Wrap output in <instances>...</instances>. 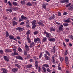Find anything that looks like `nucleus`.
<instances>
[{
  "label": "nucleus",
  "instance_id": "obj_45",
  "mask_svg": "<svg viewBox=\"0 0 73 73\" xmlns=\"http://www.w3.org/2000/svg\"><path fill=\"white\" fill-rule=\"evenodd\" d=\"M13 49L14 51V52H15V53H16V48H13Z\"/></svg>",
  "mask_w": 73,
  "mask_h": 73
},
{
  "label": "nucleus",
  "instance_id": "obj_63",
  "mask_svg": "<svg viewBox=\"0 0 73 73\" xmlns=\"http://www.w3.org/2000/svg\"><path fill=\"white\" fill-rule=\"evenodd\" d=\"M68 45L70 46H72V44L71 43H69Z\"/></svg>",
  "mask_w": 73,
  "mask_h": 73
},
{
  "label": "nucleus",
  "instance_id": "obj_1",
  "mask_svg": "<svg viewBox=\"0 0 73 73\" xmlns=\"http://www.w3.org/2000/svg\"><path fill=\"white\" fill-rule=\"evenodd\" d=\"M45 52L46 54H44V57L45 59L46 60H50V57L48 56H50V54L49 53V52L48 51L46 50L45 51ZM48 55V56H47Z\"/></svg>",
  "mask_w": 73,
  "mask_h": 73
},
{
  "label": "nucleus",
  "instance_id": "obj_47",
  "mask_svg": "<svg viewBox=\"0 0 73 73\" xmlns=\"http://www.w3.org/2000/svg\"><path fill=\"white\" fill-rule=\"evenodd\" d=\"M41 70V68H40V67H39L38 68V72H40V71Z\"/></svg>",
  "mask_w": 73,
  "mask_h": 73
},
{
  "label": "nucleus",
  "instance_id": "obj_38",
  "mask_svg": "<svg viewBox=\"0 0 73 73\" xmlns=\"http://www.w3.org/2000/svg\"><path fill=\"white\" fill-rule=\"evenodd\" d=\"M36 27V25H33L32 27V29H35Z\"/></svg>",
  "mask_w": 73,
  "mask_h": 73
},
{
  "label": "nucleus",
  "instance_id": "obj_64",
  "mask_svg": "<svg viewBox=\"0 0 73 73\" xmlns=\"http://www.w3.org/2000/svg\"><path fill=\"white\" fill-rule=\"evenodd\" d=\"M47 71H48V72H50V70L49 68H48Z\"/></svg>",
  "mask_w": 73,
  "mask_h": 73
},
{
  "label": "nucleus",
  "instance_id": "obj_34",
  "mask_svg": "<svg viewBox=\"0 0 73 73\" xmlns=\"http://www.w3.org/2000/svg\"><path fill=\"white\" fill-rule=\"evenodd\" d=\"M6 37H8V36H9V33H8V32L7 31H6Z\"/></svg>",
  "mask_w": 73,
  "mask_h": 73
},
{
  "label": "nucleus",
  "instance_id": "obj_2",
  "mask_svg": "<svg viewBox=\"0 0 73 73\" xmlns=\"http://www.w3.org/2000/svg\"><path fill=\"white\" fill-rule=\"evenodd\" d=\"M9 38H10V39H11V40H15V41H16L17 42V41H18L16 39V38H14V36H12V35H9Z\"/></svg>",
  "mask_w": 73,
  "mask_h": 73
},
{
  "label": "nucleus",
  "instance_id": "obj_51",
  "mask_svg": "<svg viewBox=\"0 0 73 73\" xmlns=\"http://www.w3.org/2000/svg\"><path fill=\"white\" fill-rule=\"evenodd\" d=\"M65 40L66 41V42H68L69 41V39H65Z\"/></svg>",
  "mask_w": 73,
  "mask_h": 73
},
{
  "label": "nucleus",
  "instance_id": "obj_40",
  "mask_svg": "<svg viewBox=\"0 0 73 73\" xmlns=\"http://www.w3.org/2000/svg\"><path fill=\"white\" fill-rule=\"evenodd\" d=\"M34 34L35 35H37V34H38V31H35L34 32Z\"/></svg>",
  "mask_w": 73,
  "mask_h": 73
},
{
  "label": "nucleus",
  "instance_id": "obj_36",
  "mask_svg": "<svg viewBox=\"0 0 73 73\" xmlns=\"http://www.w3.org/2000/svg\"><path fill=\"white\" fill-rule=\"evenodd\" d=\"M43 66H45L46 68H49V65H48V64H44L43 65Z\"/></svg>",
  "mask_w": 73,
  "mask_h": 73
},
{
  "label": "nucleus",
  "instance_id": "obj_14",
  "mask_svg": "<svg viewBox=\"0 0 73 73\" xmlns=\"http://www.w3.org/2000/svg\"><path fill=\"white\" fill-rule=\"evenodd\" d=\"M65 23H70V18H69L67 19L65 21Z\"/></svg>",
  "mask_w": 73,
  "mask_h": 73
},
{
  "label": "nucleus",
  "instance_id": "obj_10",
  "mask_svg": "<svg viewBox=\"0 0 73 73\" xmlns=\"http://www.w3.org/2000/svg\"><path fill=\"white\" fill-rule=\"evenodd\" d=\"M63 1H62L61 2V3H68V1H69V0H63Z\"/></svg>",
  "mask_w": 73,
  "mask_h": 73
},
{
  "label": "nucleus",
  "instance_id": "obj_12",
  "mask_svg": "<svg viewBox=\"0 0 73 73\" xmlns=\"http://www.w3.org/2000/svg\"><path fill=\"white\" fill-rule=\"evenodd\" d=\"M12 52V51L7 49H6L5 51V52H6V53H8V52L9 53L10 52Z\"/></svg>",
  "mask_w": 73,
  "mask_h": 73
},
{
  "label": "nucleus",
  "instance_id": "obj_50",
  "mask_svg": "<svg viewBox=\"0 0 73 73\" xmlns=\"http://www.w3.org/2000/svg\"><path fill=\"white\" fill-rule=\"evenodd\" d=\"M3 19H5V20H7V19H8V17H5V16H3Z\"/></svg>",
  "mask_w": 73,
  "mask_h": 73
},
{
  "label": "nucleus",
  "instance_id": "obj_25",
  "mask_svg": "<svg viewBox=\"0 0 73 73\" xmlns=\"http://www.w3.org/2000/svg\"><path fill=\"white\" fill-rule=\"evenodd\" d=\"M18 50L19 52H21L22 51V49H21V48L20 47H19L18 48Z\"/></svg>",
  "mask_w": 73,
  "mask_h": 73
},
{
  "label": "nucleus",
  "instance_id": "obj_31",
  "mask_svg": "<svg viewBox=\"0 0 73 73\" xmlns=\"http://www.w3.org/2000/svg\"><path fill=\"white\" fill-rule=\"evenodd\" d=\"M7 11H9L10 13L12 12V10L11 9H7L6 10Z\"/></svg>",
  "mask_w": 73,
  "mask_h": 73
},
{
  "label": "nucleus",
  "instance_id": "obj_60",
  "mask_svg": "<svg viewBox=\"0 0 73 73\" xmlns=\"http://www.w3.org/2000/svg\"><path fill=\"white\" fill-rule=\"evenodd\" d=\"M42 54H40L39 55V58H41V57H42Z\"/></svg>",
  "mask_w": 73,
  "mask_h": 73
},
{
  "label": "nucleus",
  "instance_id": "obj_46",
  "mask_svg": "<svg viewBox=\"0 0 73 73\" xmlns=\"http://www.w3.org/2000/svg\"><path fill=\"white\" fill-rule=\"evenodd\" d=\"M8 3H9V6H10V7H12V4H11V3L10 2V1H9L8 2Z\"/></svg>",
  "mask_w": 73,
  "mask_h": 73
},
{
  "label": "nucleus",
  "instance_id": "obj_9",
  "mask_svg": "<svg viewBox=\"0 0 73 73\" xmlns=\"http://www.w3.org/2000/svg\"><path fill=\"white\" fill-rule=\"evenodd\" d=\"M16 58L19 60H23V57L20 56H16Z\"/></svg>",
  "mask_w": 73,
  "mask_h": 73
},
{
  "label": "nucleus",
  "instance_id": "obj_43",
  "mask_svg": "<svg viewBox=\"0 0 73 73\" xmlns=\"http://www.w3.org/2000/svg\"><path fill=\"white\" fill-rule=\"evenodd\" d=\"M37 57V56H34L33 57V58L35 60H37V59H38V57Z\"/></svg>",
  "mask_w": 73,
  "mask_h": 73
},
{
  "label": "nucleus",
  "instance_id": "obj_37",
  "mask_svg": "<svg viewBox=\"0 0 73 73\" xmlns=\"http://www.w3.org/2000/svg\"><path fill=\"white\" fill-rule=\"evenodd\" d=\"M32 65L31 64H29L27 66V68H31L32 67Z\"/></svg>",
  "mask_w": 73,
  "mask_h": 73
},
{
  "label": "nucleus",
  "instance_id": "obj_57",
  "mask_svg": "<svg viewBox=\"0 0 73 73\" xmlns=\"http://www.w3.org/2000/svg\"><path fill=\"white\" fill-rule=\"evenodd\" d=\"M3 51L2 50H1L0 51V53L1 54H3Z\"/></svg>",
  "mask_w": 73,
  "mask_h": 73
},
{
  "label": "nucleus",
  "instance_id": "obj_29",
  "mask_svg": "<svg viewBox=\"0 0 73 73\" xmlns=\"http://www.w3.org/2000/svg\"><path fill=\"white\" fill-rule=\"evenodd\" d=\"M30 33H31V31L28 30L26 33V35H29Z\"/></svg>",
  "mask_w": 73,
  "mask_h": 73
},
{
  "label": "nucleus",
  "instance_id": "obj_56",
  "mask_svg": "<svg viewBox=\"0 0 73 73\" xmlns=\"http://www.w3.org/2000/svg\"><path fill=\"white\" fill-rule=\"evenodd\" d=\"M70 9H73V6H71L70 7Z\"/></svg>",
  "mask_w": 73,
  "mask_h": 73
},
{
  "label": "nucleus",
  "instance_id": "obj_22",
  "mask_svg": "<svg viewBox=\"0 0 73 73\" xmlns=\"http://www.w3.org/2000/svg\"><path fill=\"white\" fill-rule=\"evenodd\" d=\"M52 63L53 64L55 63V60H54V56L52 57Z\"/></svg>",
  "mask_w": 73,
  "mask_h": 73
},
{
  "label": "nucleus",
  "instance_id": "obj_53",
  "mask_svg": "<svg viewBox=\"0 0 73 73\" xmlns=\"http://www.w3.org/2000/svg\"><path fill=\"white\" fill-rule=\"evenodd\" d=\"M68 14V13L66 12H65L63 14V15H67Z\"/></svg>",
  "mask_w": 73,
  "mask_h": 73
},
{
  "label": "nucleus",
  "instance_id": "obj_28",
  "mask_svg": "<svg viewBox=\"0 0 73 73\" xmlns=\"http://www.w3.org/2000/svg\"><path fill=\"white\" fill-rule=\"evenodd\" d=\"M42 40V41H43V42H45V41H46V38L44 37L43 38Z\"/></svg>",
  "mask_w": 73,
  "mask_h": 73
},
{
  "label": "nucleus",
  "instance_id": "obj_58",
  "mask_svg": "<svg viewBox=\"0 0 73 73\" xmlns=\"http://www.w3.org/2000/svg\"><path fill=\"white\" fill-rule=\"evenodd\" d=\"M23 24H24V22H22L20 24V25H23Z\"/></svg>",
  "mask_w": 73,
  "mask_h": 73
},
{
  "label": "nucleus",
  "instance_id": "obj_18",
  "mask_svg": "<svg viewBox=\"0 0 73 73\" xmlns=\"http://www.w3.org/2000/svg\"><path fill=\"white\" fill-rule=\"evenodd\" d=\"M26 5L27 6H32V3H31L30 2H28L26 4Z\"/></svg>",
  "mask_w": 73,
  "mask_h": 73
},
{
  "label": "nucleus",
  "instance_id": "obj_4",
  "mask_svg": "<svg viewBox=\"0 0 73 73\" xmlns=\"http://www.w3.org/2000/svg\"><path fill=\"white\" fill-rule=\"evenodd\" d=\"M40 39L39 38H36L34 39V41L35 42V44L36 43L37 41H40Z\"/></svg>",
  "mask_w": 73,
  "mask_h": 73
},
{
  "label": "nucleus",
  "instance_id": "obj_32",
  "mask_svg": "<svg viewBox=\"0 0 73 73\" xmlns=\"http://www.w3.org/2000/svg\"><path fill=\"white\" fill-rule=\"evenodd\" d=\"M50 30L51 31H55L56 30L55 29L53 28H51Z\"/></svg>",
  "mask_w": 73,
  "mask_h": 73
},
{
  "label": "nucleus",
  "instance_id": "obj_26",
  "mask_svg": "<svg viewBox=\"0 0 73 73\" xmlns=\"http://www.w3.org/2000/svg\"><path fill=\"white\" fill-rule=\"evenodd\" d=\"M22 5H25V1H21L20 3Z\"/></svg>",
  "mask_w": 73,
  "mask_h": 73
},
{
  "label": "nucleus",
  "instance_id": "obj_16",
  "mask_svg": "<svg viewBox=\"0 0 73 73\" xmlns=\"http://www.w3.org/2000/svg\"><path fill=\"white\" fill-rule=\"evenodd\" d=\"M11 56H14V55H19V54L17 52H14V53H12L11 54Z\"/></svg>",
  "mask_w": 73,
  "mask_h": 73
},
{
  "label": "nucleus",
  "instance_id": "obj_61",
  "mask_svg": "<svg viewBox=\"0 0 73 73\" xmlns=\"http://www.w3.org/2000/svg\"><path fill=\"white\" fill-rule=\"evenodd\" d=\"M28 43H30L31 42V39L28 40Z\"/></svg>",
  "mask_w": 73,
  "mask_h": 73
},
{
  "label": "nucleus",
  "instance_id": "obj_35",
  "mask_svg": "<svg viewBox=\"0 0 73 73\" xmlns=\"http://www.w3.org/2000/svg\"><path fill=\"white\" fill-rule=\"evenodd\" d=\"M63 25H64V27H68V25H69V24L68 23H64L63 24Z\"/></svg>",
  "mask_w": 73,
  "mask_h": 73
},
{
  "label": "nucleus",
  "instance_id": "obj_5",
  "mask_svg": "<svg viewBox=\"0 0 73 73\" xmlns=\"http://www.w3.org/2000/svg\"><path fill=\"white\" fill-rule=\"evenodd\" d=\"M3 58L6 61H9V57H8V56H3Z\"/></svg>",
  "mask_w": 73,
  "mask_h": 73
},
{
  "label": "nucleus",
  "instance_id": "obj_11",
  "mask_svg": "<svg viewBox=\"0 0 73 73\" xmlns=\"http://www.w3.org/2000/svg\"><path fill=\"white\" fill-rule=\"evenodd\" d=\"M54 17H55V15H52L51 17H50L49 18V20H51L52 19H53Z\"/></svg>",
  "mask_w": 73,
  "mask_h": 73
},
{
  "label": "nucleus",
  "instance_id": "obj_52",
  "mask_svg": "<svg viewBox=\"0 0 73 73\" xmlns=\"http://www.w3.org/2000/svg\"><path fill=\"white\" fill-rule=\"evenodd\" d=\"M61 13L60 12L58 13V16H61Z\"/></svg>",
  "mask_w": 73,
  "mask_h": 73
},
{
  "label": "nucleus",
  "instance_id": "obj_48",
  "mask_svg": "<svg viewBox=\"0 0 73 73\" xmlns=\"http://www.w3.org/2000/svg\"><path fill=\"white\" fill-rule=\"evenodd\" d=\"M56 49V48H55V46H54L53 48V50H54L53 52L54 53H55V49Z\"/></svg>",
  "mask_w": 73,
  "mask_h": 73
},
{
  "label": "nucleus",
  "instance_id": "obj_13",
  "mask_svg": "<svg viewBox=\"0 0 73 73\" xmlns=\"http://www.w3.org/2000/svg\"><path fill=\"white\" fill-rule=\"evenodd\" d=\"M35 66L36 67V69H37V68H38V62H37V61H36L35 62Z\"/></svg>",
  "mask_w": 73,
  "mask_h": 73
},
{
  "label": "nucleus",
  "instance_id": "obj_33",
  "mask_svg": "<svg viewBox=\"0 0 73 73\" xmlns=\"http://www.w3.org/2000/svg\"><path fill=\"white\" fill-rule=\"evenodd\" d=\"M70 5H71V3H69L66 5V7L67 8V7H69V6H70Z\"/></svg>",
  "mask_w": 73,
  "mask_h": 73
},
{
  "label": "nucleus",
  "instance_id": "obj_59",
  "mask_svg": "<svg viewBox=\"0 0 73 73\" xmlns=\"http://www.w3.org/2000/svg\"><path fill=\"white\" fill-rule=\"evenodd\" d=\"M25 49L27 50V51H28L29 50V48H26Z\"/></svg>",
  "mask_w": 73,
  "mask_h": 73
},
{
  "label": "nucleus",
  "instance_id": "obj_39",
  "mask_svg": "<svg viewBox=\"0 0 73 73\" xmlns=\"http://www.w3.org/2000/svg\"><path fill=\"white\" fill-rule=\"evenodd\" d=\"M15 66H17L18 68H20V66L17 64H15Z\"/></svg>",
  "mask_w": 73,
  "mask_h": 73
},
{
  "label": "nucleus",
  "instance_id": "obj_49",
  "mask_svg": "<svg viewBox=\"0 0 73 73\" xmlns=\"http://www.w3.org/2000/svg\"><path fill=\"white\" fill-rule=\"evenodd\" d=\"M24 52L25 55H26V54H27V51H26V50H25L24 51Z\"/></svg>",
  "mask_w": 73,
  "mask_h": 73
},
{
  "label": "nucleus",
  "instance_id": "obj_44",
  "mask_svg": "<svg viewBox=\"0 0 73 73\" xmlns=\"http://www.w3.org/2000/svg\"><path fill=\"white\" fill-rule=\"evenodd\" d=\"M60 60L61 61H63V60H64V58L62 57H60Z\"/></svg>",
  "mask_w": 73,
  "mask_h": 73
},
{
  "label": "nucleus",
  "instance_id": "obj_17",
  "mask_svg": "<svg viewBox=\"0 0 73 73\" xmlns=\"http://www.w3.org/2000/svg\"><path fill=\"white\" fill-rule=\"evenodd\" d=\"M18 70V69L17 68H13L12 70L13 72H17Z\"/></svg>",
  "mask_w": 73,
  "mask_h": 73
},
{
  "label": "nucleus",
  "instance_id": "obj_21",
  "mask_svg": "<svg viewBox=\"0 0 73 73\" xmlns=\"http://www.w3.org/2000/svg\"><path fill=\"white\" fill-rule=\"evenodd\" d=\"M60 64L59 63L58 66V70H61V67L60 66Z\"/></svg>",
  "mask_w": 73,
  "mask_h": 73
},
{
  "label": "nucleus",
  "instance_id": "obj_27",
  "mask_svg": "<svg viewBox=\"0 0 73 73\" xmlns=\"http://www.w3.org/2000/svg\"><path fill=\"white\" fill-rule=\"evenodd\" d=\"M50 41H55V38H52L49 40Z\"/></svg>",
  "mask_w": 73,
  "mask_h": 73
},
{
  "label": "nucleus",
  "instance_id": "obj_15",
  "mask_svg": "<svg viewBox=\"0 0 73 73\" xmlns=\"http://www.w3.org/2000/svg\"><path fill=\"white\" fill-rule=\"evenodd\" d=\"M38 24L40 25H41V26H43L44 25V24L42 23L41 22H38Z\"/></svg>",
  "mask_w": 73,
  "mask_h": 73
},
{
  "label": "nucleus",
  "instance_id": "obj_7",
  "mask_svg": "<svg viewBox=\"0 0 73 73\" xmlns=\"http://www.w3.org/2000/svg\"><path fill=\"white\" fill-rule=\"evenodd\" d=\"M63 28V25H61L59 27V31H62L63 30V28Z\"/></svg>",
  "mask_w": 73,
  "mask_h": 73
},
{
  "label": "nucleus",
  "instance_id": "obj_23",
  "mask_svg": "<svg viewBox=\"0 0 73 73\" xmlns=\"http://www.w3.org/2000/svg\"><path fill=\"white\" fill-rule=\"evenodd\" d=\"M13 5H14V6H16L17 4V3L16 2L14 1L13 2Z\"/></svg>",
  "mask_w": 73,
  "mask_h": 73
},
{
  "label": "nucleus",
  "instance_id": "obj_6",
  "mask_svg": "<svg viewBox=\"0 0 73 73\" xmlns=\"http://www.w3.org/2000/svg\"><path fill=\"white\" fill-rule=\"evenodd\" d=\"M25 17H24V15H22L21 16V18L19 20V21H22L23 20V19H25Z\"/></svg>",
  "mask_w": 73,
  "mask_h": 73
},
{
  "label": "nucleus",
  "instance_id": "obj_24",
  "mask_svg": "<svg viewBox=\"0 0 73 73\" xmlns=\"http://www.w3.org/2000/svg\"><path fill=\"white\" fill-rule=\"evenodd\" d=\"M13 25H17V22L15 21H13Z\"/></svg>",
  "mask_w": 73,
  "mask_h": 73
},
{
  "label": "nucleus",
  "instance_id": "obj_62",
  "mask_svg": "<svg viewBox=\"0 0 73 73\" xmlns=\"http://www.w3.org/2000/svg\"><path fill=\"white\" fill-rule=\"evenodd\" d=\"M17 38L18 40H20V37L19 36H17Z\"/></svg>",
  "mask_w": 73,
  "mask_h": 73
},
{
  "label": "nucleus",
  "instance_id": "obj_19",
  "mask_svg": "<svg viewBox=\"0 0 73 73\" xmlns=\"http://www.w3.org/2000/svg\"><path fill=\"white\" fill-rule=\"evenodd\" d=\"M36 20H34L33 21L32 23L33 25H35V24H36Z\"/></svg>",
  "mask_w": 73,
  "mask_h": 73
},
{
  "label": "nucleus",
  "instance_id": "obj_55",
  "mask_svg": "<svg viewBox=\"0 0 73 73\" xmlns=\"http://www.w3.org/2000/svg\"><path fill=\"white\" fill-rule=\"evenodd\" d=\"M30 23L28 21H26V24H29Z\"/></svg>",
  "mask_w": 73,
  "mask_h": 73
},
{
  "label": "nucleus",
  "instance_id": "obj_3",
  "mask_svg": "<svg viewBox=\"0 0 73 73\" xmlns=\"http://www.w3.org/2000/svg\"><path fill=\"white\" fill-rule=\"evenodd\" d=\"M16 30H17L18 31H19V32H22V31H23L24 30V28H23L21 27H17L16 29Z\"/></svg>",
  "mask_w": 73,
  "mask_h": 73
},
{
  "label": "nucleus",
  "instance_id": "obj_8",
  "mask_svg": "<svg viewBox=\"0 0 73 73\" xmlns=\"http://www.w3.org/2000/svg\"><path fill=\"white\" fill-rule=\"evenodd\" d=\"M44 34H46V37H49V36H50V35H49V33L46 31H45L44 32Z\"/></svg>",
  "mask_w": 73,
  "mask_h": 73
},
{
  "label": "nucleus",
  "instance_id": "obj_20",
  "mask_svg": "<svg viewBox=\"0 0 73 73\" xmlns=\"http://www.w3.org/2000/svg\"><path fill=\"white\" fill-rule=\"evenodd\" d=\"M42 7V8H43L44 9H46V6L45 4L43 5Z\"/></svg>",
  "mask_w": 73,
  "mask_h": 73
},
{
  "label": "nucleus",
  "instance_id": "obj_54",
  "mask_svg": "<svg viewBox=\"0 0 73 73\" xmlns=\"http://www.w3.org/2000/svg\"><path fill=\"white\" fill-rule=\"evenodd\" d=\"M25 48H29V47H30V46H28L27 45H26L25 46Z\"/></svg>",
  "mask_w": 73,
  "mask_h": 73
},
{
  "label": "nucleus",
  "instance_id": "obj_41",
  "mask_svg": "<svg viewBox=\"0 0 73 73\" xmlns=\"http://www.w3.org/2000/svg\"><path fill=\"white\" fill-rule=\"evenodd\" d=\"M42 69L43 70H44V72H46V69L45 68H44L43 67H42Z\"/></svg>",
  "mask_w": 73,
  "mask_h": 73
},
{
  "label": "nucleus",
  "instance_id": "obj_30",
  "mask_svg": "<svg viewBox=\"0 0 73 73\" xmlns=\"http://www.w3.org/2000/svg\"><path fill=\"white\" fill-rule=\"evenodd\" d=\"M34 45V42H33L30 44V46L31 48H32L33 47V45Z\"/></svg>",
  "mask_w": 73,
  "mask_h": 73
},
{
  "label": "nucleus",
  "instance_id": "obj_42",
  "mask_svg": "<svg viewBox=\"0 0 73 73\" xmlns=\"http://www.w3.org/2000/svg\"><path fill=\"white\" fill-rule=\"evenodd\" d=\"M65 60L66 62H68V57H65Z\"/></svg>",
  "mask_w": 73,
  "mask_h": 73
}]
</instances>
